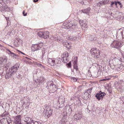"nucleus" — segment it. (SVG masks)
I'll use <instances>...</instances> for the list:
<instances>
[{
    "mask_svg": "<svg viewBox=\"0 0 124 124\" xmlns=\"http://www.w3.org/2000/svg\"><path fill=\"white\" fill-rule=\"evenodd\" d=\"M111 60V61L110 60L109 61L110 66L113 69H115L116 73H119L123 68V65H121L122 59L119 57H114Z\"/></svg>",
    "mask_w": 124,
    "mask_h": 124,
    "instance_id": "obj_1",
    "label": "nucleus"
},
{
    "mask_svg": "<svg viewBox=\"0 0 124 124\" xmlns=\"http://www.w3.org/2000/svg\"><path fill=\"white\" fill-rule=\"evenodd\" d=\"M46 87L47 89H49V93H54L55 91H56V86L55 85L53 84L52 82H48L46 83Z\"/></svg>",
    "mask_w": 124,
    "mask_h": 124,
    "instance_id": "obj_2",
    "label": "nucleus"
},
{
    "mask_svg": "<svg viewBox=\"0 0 124 124\" xmlns=\"http://www.w3.org/2000/svg\"><path fill=\"white\" fill-rule=\"evenodd\" d=\"M90 52L91 54L94 55V57L96 58H99L100 56L99 50L96 48H92Z\"/></svg>",
    "mask_w": 124,
    "mask_h": 124,
    "instance_id": "obj_3",
    "label": "nucleus"
},
{
    "mask_svg": "<svg viewBox=\"0 0 124 124\" xmlns=\"http://www.w3.org/2000/svg\"><path fill=\"white\" fill-rule=\"evenodd\" d=\"M122 44L121 42L115 40L112 43L111 46L117 49H119L121 47Z\"/></svg>",
    "mask_w": 124,
    "mask_h": 124,
    "instance_id": "obj_4",
    "label": "nucleus"
},
{
    "mask_svg": "<svg viewBox=\"0 0 124 124\" xmlns=\"http://www.w3.org/2000/svg\"><path fill=\"white\" fill-rule=\"evenodd\" d=\"M69 55L67 52L65 53L62 55L61 60L65 63H67L69 61L68 57Z\"/></svg>",
    "mask_w": 124,
    "mask_h": 124,
    "instance_id": "obj_5",
    "label": "nucleus"
},
{
    "mask_svg": "<svg viewBox=\"0 0 124 124\" xmlns=\"http://www.w3.org/2000/svg\"><path fill=\"white\" fill-rule=\"evenodd\" d=\"M42 47L40 44L33 45L31 48V50L33 52L40 49Z\"/></svg>",
    "mask_w": 124,
    "mask_h": 124,
    "instance_id": "obj_6",
    "label": "nucleus"
},
{
    "mask_svg": "<svg viewBox=\"0 0 124 124\" xmlns=\"http://www.w3.org/2000/svg\"><path fill=\"white\" fill-rule=\"evenodd\" d=\"M19 67V65L18 64H16L9 69V71H10L12 73L14 74L16 73Z\"/></svg>",
    "mask_w": 124,
    "mask_h": 124,
    "instance_id": "obj_7",
    "label": "nucleus"
},
{
    "mask_svg": "<svg viewBox=\"0 0 124 124\" xmlns=\"http://www.w3.org/2000/svg\"><path fill=\"white\" fill-rule=\"evenodd\" d=\"M106 95V94L104 92H102L101 91L99 93H97L95 96L97 99L100 101L101 99H102L103 97Z\"/></svg>",
    "mask_w": 124,
    "mask_h": 124,
    "instance_id": "obj_8",
    "label": "nucleus"
},
{
    "mask_svg": "<svg viewBox=\"0 0 124 124\" xmlns=\"http://www.w3.org/2000/svg\"><path fill=\"white\" fill-rule=\"evenodd\" d=\"M82 113L81 111H76L74 116V119L77 120L80 119L82 117Z\"/></svg>",
    "mask_w": 124,
    "mask_h": 124,
    "instance_id": "obj_9",
    "label": "nucleus"
},
{
    "mask_svg": "<svg viewBox=\"0 0 124 124\" xmlns=\"http://www.w3.org/2000/svg\"><path fill=\"white\" fill-rule=\"evenodd\" d=\"M21 116L20 115H18L14 117V123L15 124H18L21 123Z\"/></svg>",
    "mask_w": 124,
    "mask_h": 124,
    "instance_id": "obj_10",
    "label": "nucleus"
},
{
    "mask_svg": "<svg viewBox=\"0 0 124 124\" xmlns=\"http://www.w3.org/2000/svg\"><path fill=\"white\" fill-rule=\"evenodd\" d=\"M122 28L120 29L116 33V37L119 39H121L123 38V34L122 33Z\"/></svg>",
    "mask_w": 124,
    "mask_h": 124,
    "instance_id": "obj_11",
    "label": "nucleus"
},
{
    "mask_svg": "<svg viewBox=\"0 0 124 124\" xmlns=\"http://www.w3.org/2000/svg\"><path fill=\"white\" fill-rule=\"evenodd\" d=\"M2 58V63L5 62V65L3 66V67L7 68L9 67V65L8 64H7L6 63L8 59L7 57L4 56L2 57H1Z\"/></svg>",
    "mask_w": 124,
    "mask_h": 124,
    "instance_id": "obj_12",
    "label": "nucleus"
},
{
    "mask_svg": "<svg viewBox=\"0 0 124 124\" xmlns=\"http://www.w3.org/2000/svg\"><path fill=\"white\" fill-rule=\"evenodd\" d=\"M23 120L24 122V124H30L32 120L30 117H26L24 118Z\"/></svg>",
    "mask_w": 124,
    "mask_h": 124,
    "instance_id": "obj_13",
    "label": "nucleus"
},
{
    "mask_svg": "<svg viewBox=\"0 0 124 124\" xmlns=\"http://www.w3.org/2000/svg\"><path fill=\"white\" fill-rule=\"evenodd\" d=\"M58 102L59 104H63L64 102H65V99L63 96H61L59 97Z\"/></svg>",
    "mask_w": 124,
    "mask_h": 124,
    "instance_id": "obj_14",
    "label": "nucleus"
},
{
    "mask_svg": "<svg viewBox=\"0 0 124 124\" xmlns=\"http://www.w3.org/2000/svg\"><path fill=\"white\" fill-rule=\"evenodd\" d=\"M67 26H68L67 27V28H66L67 29H69L70 28H71L72 29H74L75 28V24H74L72 23V22H70L69 23L68 25H67Z\"/></svg>",
    "mask_w": 124,
    "mask_h": 124,
    "instance_id": "obj_15",
    "label": "nucleus"
},
{
    "mask_svg": "<svg viewBox=\"0 0 124 124\" xmlns=\"http://www.w3.org/2000/svg\"><path fill=\"white\" fill-rule=\"evenodd\" d=\"M49 32L47 31H45L43 32L42 38L46 39L49 37Z\"/></svg>",
    "mask_w": 124,
    "mask_h": 124,
    "instance_id": "obj_16",
    "label": "nucleus"
},
{
    "mask_svg": "<svg viewBox=\"0 0 124 124\" xmlns=\"http://www.w3.org/2000/svg\"><path fill=\"white\" fill-rule=\"evenodd\" d=\"M14 74L10 71H9V70L8 72H7L6 74L5 75V77L6 78H8L11 77Z\"/></svg>",
    "mask_w": 124,
    "mask_h": 124,
    "instance_id": "obj_17",
    "label": "nucleus"
},
{
    "mask_svg": "<svg viewBox=\"0 0 124 124\" xmlns=\"http://www.w3.org/2000/svg\"><path fill=\"white\" fill-rule=\"evenodd\" d=\"M55 62V60H52V59L49 58L47 61V62L49 64L52 66L54 65V63Z\"/></svg>",
    "mask_w": 124,
    "mask_h": 124,
    "instance_id": "obj_18",
    "label": "nucleus"
},
{
    "mask_svg": "<svg viewBox=\"0 0 124 124\" xmlns=\"http://www.w3.org/2000/svg\"><path fill=\"white\" fill-rule=\"evenodd\" d=\"M90 10V8H88L86 9L82 10L81 11L84 13H86L87 14L89 12Z\"/></svg>",
    "mask_w": 124,
    "mask_h": 124,
    "instance_id": "obj_19",
    "label": "nucleus"
},
{
    "mask_svg": "<svg viewBox=\"0 0 124 124\" xmlns=\"http://www.w3.org/2000/svg\"><path fill=\"white\" fill-rule=\"evenodd\" d=\"M8 53V54H10L12 56H13L16 58V57H18V55H16L14 53L11 52L9 50H7Z\"/></svg>",
    "mask_w": 124,
    "mask_h": 124,
    "instance_id": "obj_20",
    "label": "nucleus"
},
{
    "mask_svg": "<svg viewBox=\"0 0 124 124\" xmlns=\"http://www.w3.org/2000/svg\"><path fill=\"white\" fill-rule=\"evenodd\" d=\"M64 46L69 49H70L71 48L70 43L66 42L63 44Z\"/></svg>",
    "mask_w": 124,
    "mask_h": 124,
    "instance_id": "obj_21",
    "label": "nucleus"
},
{
    "mask_svg": "<svg viewBox=\"0 0 124 124\" xmlns=\"http://www.w3.org/2000/svg\"><path fill=\"white\" fill-rule=\"evenodd\" d=\"M0 124H7V121L5 118L0 120Z\"/></svg>",
    "mask_w": 124,
    "mask_h": 124,
    "instance_id": "obj_22",
    "label": "nucleus"
},
{
    "mask_svg": "<svg viewBox=\"0 0 124 124\" xmlns=\"http://www.w3.org/2000/svg\"><path fill=\"white\" fill-rule=\"evenodd\" d=\"M46 111H47L49 115L50 116L51 115L53 112V109L50 108H47L46 109Z\"/></svg>",
    "mask_w": 124,
    "mask_h": 124,
    "instance_id": "obj_23",
    "label": "nucleus"
},
{
    "mask_svg": "<svg viewBox=\"0 0 124 124\" xmlns=\"http://www.w3.org/2000/svg\"><path fill=\"white\" fill-rule=\"evenodd\" d=\"M45 78L43 77H41L39 79V83L41 84L45 80Z\"/></svg>",
    "mask_w": 124,
    "mask_h": 124,
    "instance_id": "obj_24",
    "label": "nucleus"
},
{
    "mask_svg": "<svg viewBox=\"0 0 124 124\" xmlns=\"http://www.w3.org/2000/svg\"><path fill=\"white\" fill-rule=\"evenodd\" d=\"M9 114V113L8 112H4L1 116V117H5L4 118H6V117H8L7 116H6L8 115Z\"/></svg>",
    "mask_w": 124,
    "mask_h": 124,
    "instance_id": "obj_25",
    "label": "nucleus"
},
{
    "mask_svg": "<svg viewBox=\"0 0 124 124\" xmlns=\"http://www.w3.org/2000/svg\"><path fill=\"white\" fill-rule=\"evenodd\" d=\"M6 120H7V124H10L12 122V120H11V118L8 117H6Z\"/></svg>",
    "mask_w": 124,
    "mask_h": 124,
    "instance_id": "obj_26",
    "label": "nucleus"
},
{
    "mask_svg": "<svg viewBox=\"0 0 124 124\" xmlns=\"http://www.w3.org/2000/svg\"><path fill=\"white\" fill-rule=\"evenodd\" d=\"M75 104L77 105L78 106H80L81 105V101L79 100H78L76 101L75 102Z\"/></svg>",
    "mask_w": 124,
    "mask_h": 124,
    "instance_id": "obj_27",
    "label": "nucleus"
},
{
    "mask_svg": "<svg viewBox=\"0 0 124 124\" xmlns=\"http://www.w3.org/2000/svg\"><path fill=\"white\" fill-rule=\"evenodd\" d=\"M84 95V98L85 99H88L89 98V95H90V94L86 92H85L84 93V94L83 95Z\"/></svg>",
    "mask_w": 124,
    "mask_h": 124,
    "instance_id": "obj_28",
    "label": "nucleus"
},
{
    "mask_svg": "<svg viewBox=\"0 0 124 124\" xmlns=\"http://www.w3.org/2000/svg\"><path fill=\"white\" fill-rule=\"evenodd\" d=\"M92 90V88H90L89 89L86 90V91H85V92H86L87 93H88V94H90H90L91 93V91Z\"/></svg>",
    "mask_w": 124,
    "mask_h": 124,
    "instance_id": "obj_29",
    "label": "nucleus"
},
{
    "mask_svg": "<svg viewBox=\"0 0 124 124\" xmlns=\"http://www.w3.org/2000/svg\"><path fill=\"white\" fill-rule=\"evenodd\" d=\"M41 124L40 122H34V121L32 120L31 122V124Z\"/></svg>",
    "mask_w": 124,
    "mask_h": 124,
    "instance_id": "obj_30",
    "label": "nucleus"
},
{
    "mask_svg": "<svg viewBox=\"0 0 124 124\" xmlns=\"http://www.w3.org/2000/svg\"><path fill=\"white\" fill-rule=\"evenodd\" d=\"M44 116L45 118H46L47 117H49L50 116V115H49L48 112L47 111L44 113Z\"/></svg>",
    "mask_w": 124,
    "mask_h": 124,
    "instance_id": "obj_31",
    "label": "nucleus"
},
{
    "mask_svg": "<svg viewBox=\"0 0 124 124\" xmlns=\"http://www.w3.org/2000/svg\"><path fill=\"white\" fill-rule=\"evenodd\" d=\"M43 32H39L38 33V35L40 37L42 38Z\"/></svg>",
    "mask_w": 124,
    "mask_h": 124,
    "instance_id": "obj_32",
    "label": "nucleus"
},
{
    "mask_svg": "<svg viewBox=\"0 0 124 124\" xmlns=\"http://www.w3.org/2000/svg\"><path fill=\"white\" fill-rule=\"evenodd\" d=\"M104 3L103 1H101L97 4V5L98 6H101L104 5Z\"/></svg>",
    "mask_w": 124,
    "mask_h": 124,
    "instance_id": "obj_33",
    "label": "nucleus"
},
{
    "mask_svg": "<svg viewBox=\"0 0 124 124\" xmlns=\"http://www.w3.org/2000/svg\"><path fill=\"white\" fill-rule=\"evenodd\" d=\"M71 80L72 82H76L77 81V79L76 78L72 77L71 78Z\"/></svg>",
    "mask_w": 124,
    "mask_h": 124,
    "instance_id": "obj_34",
    "label": "nucleus"
},
{
    "mask_svg": "<svg viewBox=\"0 0 124 124\" xmlns=\"http://www.w3.org/2000/svg\"><path fill=\"white\" fill-rule=\"evenodd\" d=\"M74 68L75 69L76 71L78 70V68L76 64H75L74 66Z\"/></svg>",
    "mask_w": 124,
    "mask_h": 124,
    "instance_id": "obj_35",
    "label": "nucleus"
},
{
    "mask_svg": "<svg viewBox=\"0 0 124 124\" xmlns=\"http://www.w3.org/2000/svg\"><path fill=\"white\" fill-rule=\"evenodd\" d=\"M115 1H112L111 2V4H110V7H113L115 3Z\"/></svg>",
    "mask_w": 124,
    "mask_h": 124,
    "instance_id": "obj_36",
    "label": "nucleus"
},
{
    "mask_svg": "<svg viewBox=\"0 0 124 124\" xmlns=\"http://www.w3.org/2000/svg\"><path fill=\"white\" fill-rule=\"evenodd\" d=\"M104 5L105 4H107L108 3L109 1L108 0H106L103 1Z\"/></svg>",
    "mask_w": 124,
    "mask_h": 124,
    "instance_id": "obj_37",
    "label": "nucleus"
},
{
    "mask_svg": "<svg viewBox=\"0 0 124 124\" xmlns=\"http://www.w3.org/2000/svg\"><path fill=\"white\" fill-rule=\"evenodd\" d=\"M38 65L40 67H42L43 68H44V66L42 65L41 64H40V63H38Z\"/></svg>",
    "mask_w": 124,
    "mask_h": 124,
    "instance_id": "obj_38",
    "label": "nucleus"
},
{
    "mask_svg": "<svg viewBox=\"0 0 124 124\" xmlns=\"http://www.w3.org/2000/svg\"><path fill=\"white\" fill-rule=\"evenodd\" d=\"M45 108L46 109L47 108H50L49 106H47V105L46 104L45 105Z\"/></svg>",
    "mask_w": 124,
    "mask_h": 124,
    "instance_id": "obj_39",
    "label": "nucleus"
},
{
    "mask_svg": "<svg viewBox=\"0 0 124 124\" xmlns=\"http://www.w3.org/2000/svg\"><path fill=\"white\" fill-rule=\"evenodd\" d=\"M25 11H24L23 12V14L24 16H26L27 15V13H26L25 14H24Z\"/></svg>",
    "mask_w": 124,
    "mask_h": 124,
    "instance_id": "obj_40",
    "label": "nucleus"
},
{
    "mask_svg": "<svg viewBox=\"0 0 124 124\" xmlns=\"http://www.w3.org/2000/svg\"><path fill=\"white\" fill-rule=\"evenodd\" d=\"M117 3L120 6V7L121 8V7H122L121 6V3L120 2L117 1Z\"/></svg>",
    "mask_w": 124,
    "mask_h": 124,
    "instance_id": "obj_41",
    "label": "nucleus"
},
{
    "mask_svg": "<svg viewBox=\"0 0 124 124\" xmlns=\"http://www.w3.org/2000/svg\"><path fill=\"white\" fill-rule=\"evenodd\" d=\"M2 58L1 57H0V65L2 64Z\"/></svg>",
    "mask_w": 124,
    "mask_h": 124,
    "instance_id": "obj_42",
    "label": "nucleus"
},
{
    "mask_svg": "<svg viewBox=\"0 0 124 124\" xmlns=\"http://www.w3.org/2000/svg\"><path fill=\"white\" fill-rule=\"evenodd\" d=\"M3 71V70L2 69L0 70V73H2V72Z\"/></svg>",
    "mask_w": 124,
    "mask_h": 124,
    "instance_id": "obj_43",
    "label": "nucleus"
},
{
    "mask_svg": "<svg viewBox=\"0 0 124 124\" xmlns=\"http://www.w3.org/2000/svg\"><path fill=\"white\" fill-rule=\"evenodd\" d=\"M117 1L116 2V1H115V3L114 5L115 6H116L117 5Z\"/></svg>",
    "mask_w": 124,
    "mask_h": 124,
    "instance_id": "obj_44",
    "label": "nucleus"
},
{
    "mask_svg": "<svg viewBox=\"0 0 124 124\" xmlns=\"http://www.w3.org/2000/svg\"><path fill=\"white\" fill-rule=\"evenodd\" d=\"M18 52H20V53H21V54H23V55H25V54H24V53H23V52H21V51H19V50L18 51Z\"/></svg>",
    "mask_w": 124,
    "mask_h": 124,
    "instance_id": "obj_45",
    "label": "nucleus"
},
{
    "mask_svg": "<svg viewBox=\"0 0 124 124\" xmlns=\"http://www.w3.org/2000/svg\"><path fill=\"white\" fill-rule=\"evenodd\" d=\"M122 33L123 34V36H124V30H123L122 29Z\"/></svg>",
    "mask_w": 124,
    "mask_h": 124,
    "instance_id": "obj_46",
    "label": "nucleus"
},
{
    "mask_svg": "<svg viewBox=\"0 0 124 124\" xmlns=\"http://www.w3.org/2000/svg\"><path fill=\"white\" fill-rule=\"evenodd\" d=\"M6 17V19L7 21V22H8V21H9V18H8V17Z\"/></svg>",
    "mask_w": 124,
    "mask_h": 124,
    "instance_id": "obj_47",
    "label": "nucleus"
},
{
    "mask_svg": "<svg viewBox=\"0 0 124 124\" xmlns=\"http://www.w3.org/2000/svg\"><path fill=\"white\" fill-rule=\"evenodd\" d=\"M38 0H33V1L35 2H37L38 1Z\"/></svg>",
    "mask_w": 124,
    "mask_h": 124,
    "instance_id": "obj_48",
    "label": "nucleus"
},
{
    "mask_svg": "<svg viewBox=\"0 0 124 124\" xmlns=\"http://www.w3.org/2000/svg\"><path fill=\"white\" fill-rule=\"evenodd\" d=\"M121 13H120L119 12H116V14H120Z\"/></svg>",
    "mask_w": 124,
    "mask_h": 124,
    "instance_id": "obj_49",
    "label": "nucleus"
},
{
    "mask_svg": "<svg viewBox=\"0 0 124 124\" xmlns=\"http://www.w3.org/2000/svg\"><path fill=\"white\" fill-rule=\"evenodd\" d=\"M82 22H83V21H80V20L79 21V23H80V24L81 23H82Z\"/></svg>",
    "mask_w": 124,
    "mask_h": 124,
    "instance_id": "obj_50",
    "label": "nucleus"
},
{
    "mask_svg": "<svg viewBox=\"0 0 124 124\" xmlns=\"http://www.w3.org/2000/svg\"><path fill=\"white\" fill-rule=\"evenodd\" d=\"M110 79V78H108V79H104V80H109V79Z\"/></svg>",
    "mask_w": 124,
    "mask_h": 124,
    "instance_id": "obj_51",
    "label": "nucleus"
},
{
    "mask_svg": "<svg viewBox=\"0 0 124 124\" xmlns=\"http://www.w3.org/2000/svg\"><path fill=\"white\" fill-rule=\"evenodd\" d=\"M70 110L71 112L72 111V110L71 108H70L69 109V110Z\"/></svg>",
    "mask_w": 124,
    "mask_h": 124,
    "instance_id": "obj_52",
    "label": "nucleus"
},
{
    "mask_svg": "<svg viewBox=\"0 0 124 124\" xmlns=\"http://www.w3.org/2000/svg\"><path fill=\"white\" fill-rule=\"evenodd\" d=\"M114 14H112V13H111V16H114Z\"/></svg>",
    "mask_w": 124,
    "mask_h": 124,
    "instance_id": "obj_53",
    "label": "nucleus"
},
{
    "mask_svg": "<svg viewBox=\"0 0 124 124\" xmlns=\"http://www.w3.org/2000/svg\"><path fill=\"white\" fill-rule=\"evenodd\" d=\"M44 53H42V56H43L44 55Z\"/></svg>",
    "mask_w": 124,
    "mask_h": 124,
    "instance_id": "obj_54",
    "label": "nucleus"
},
{
    "mask_svg": "<svg viewBox=\"0 0 124 124\" xmlns=\"http://www.w3.org/2000/svg\"><path fill=\"white\" fill-rule=\"evenodd\" d=\"M77 38H76V37H74V39H73L74 40H75Z\"/></svg>",
    "mask_w": 124,
    "mask_h": 124,
    "instance_id": "obj_55",
    "label": "nucleus"
},
{
    "mask_svg": "<svg viewBox=\"0 0 124 124\" xmlns=\"http://www.w3.org/2000/svg\"><path fill=\"white\" fill-rule=\"evenodd\" d=\"M115 18H116V17H118L117 16H115Z\"/></svg>",
    "mask_w": 124,
    "mask_h": 124,
    "instance_id": "obj_56",
    "label": "nucleus"
},
{
    "mask_svg": "<svg viewBox=\"0 0 124 124\" xmlns=\"http://www.w3.org/2000/svg\"><path fill=\"white\" fill-rule=\"evenodd\" d=\"M22 124V123H19V124Z\"/></svg>",
    "mask_w": 124,
    "mask_h": 124,
    "instance_id": "obj_57",
    "label": "nucleus"
},
{
    "mask_svg": "<svg viewBox=\"0 0 124 124\" xmlns=\"http://www.w3.org/2000/svg\"><path fill=\"white\" fill-rule=\"evenodd\" d=\"M5 7L7 8V6H6V7Z\"/></svg>",
    "mask_w": 124,
    "mask_h": 124,
    "instance_id": "obj_58",
    "label": "nucleus"
},
{
    "mask_svg": "<svg viewBox=\"0 0 124 124\" xmlns=\"http://www.w3.org/2000/svg\"><path fill=\"white\" fill-rule=\"evenodd\" d=\"M124 58V56L123 57Z\"/></svg>",
    "mask_w": 124,
    "mask_h": 124,
    "instance_id": "obj_59",
    "label": "nucleus"
},
{
    "mask_svg": "<svg viewBox=\"0 0 124 124\" xmlns=\"http://www.w3.org/2000/svg\"><path fill=\"white\" fill-rule=\"evenodd\" d=\"M1 46L0 45V46Z\"/></svg>",
    "mask_w": 124,
    "mask_h": 124,
    "instance_id": "obj_60",
    "label": "nucleus"
}]
</instances>
